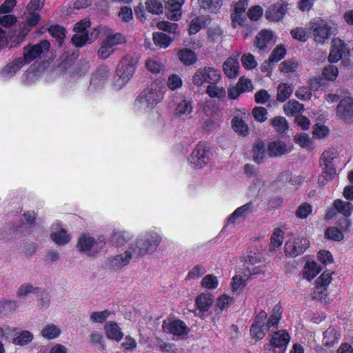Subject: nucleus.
<instances>
[{
	"instance_id": "1",
	"label": "nucleus",
	"mask_w": 353,
	"mask_h": 353,
	"mask_svg": "<svg viewBox=\"0 0 353 353\" xmlns=\"http://www.w3.org/2000/svg\"><path fill=\"white\" fill-rule=\"evenodd\" d=\"M162 241L161 235L154 230L141 234L130 245L134 258L153 254Z\"/></svg>"
},
{
	"instance_id": "2",
	"label": "nucleus",
	"mask_w": 353,
	"mask_h": 353,
	"mask_svg": "<svg viewBox=\"0 0 353 353\" xmlns=\"http://www.w3.org/2000/svg\"><path fill=\"white\" fill-rule=\"evenodd\" d=\"M165 88L157 82L145 88L135 101L136 111L139 113L152 110L163 99Z\"/></svg>"
},
{
	"instance_id": "3",
	"label": "nucleus",
	"mask_w": 353,
	"mask_h": 353,
	"mask_svg": "<svg viewBox=\"0 0 353 353\" xmlns=\"http://www.w3.org/2000/svg\"><path fill=\"white\" fill-rule=\"evenodd\" d=\"M75 34L72 38V43L77 47H82L86 43L93 42L98 36L96 29L90 28V22L83 19L74 25Z\"/></svg>"
},
{
	"instance_id": "4",
	"label": "nucleus",
	"mask_w": 353,
	"mask_h": 353,
	"mask_svg": "<svg viewBox=\"0 0 353 353\" xmlns=\"http://www.w3.org/2000/svg\"><path fill=\"white\" fill-rule=\"evenodd\" d=\"M168 107L172 110L173 114L181 119H185L193 112V101L190 97L182 94H173Z\"/></svg>"
},
{
	"instance_id": "5",
	"label": "nucleus",
	"mask_w": 353,
	"mask_h": 353,
	"mask_svg": "<svg viewBox=\"0 0 353 353\" xmlns=\"http://www.w3.org/2000/svg\"><path fill=\"white\" fill-rule=\"evenodd\" d=\"M337 151L335 149L325 150L321 155L320 164L322 172L319 176V183L322 185L332 180L336 174V170L333 161L337 157Z\"/></svg>"
},
{
	"instance_id": "6",
	"label": "nucleus",
	"mask_w": 353,
	"mask_h": 353,
	"mask_svg": "<svg viewBox=\"0 0 353 353\" xmlns=\"http://www.w3.org/2000/svg\"><path fill=\"white\" fill-rule=\"evenodd\" d=\"M136 70V61L131 57H124L116 70L115 85L122 88L131 79Z\"/></svg>"
},
{
	"instance_id": "7",
	"label": "nucleus",
	"mask_w": 353,
	"mask_h": 353,
	"mask_svg": "<svg viewBox=\"0 0 353 353\" xmlns=\"http://www.w3.org/2000/svg\"><path fill=\"white\" fill-rule=\"evenodd\" d=\"M221 77L219 70L210 66H204L196 70L192 77V82L194 86L201 88L205 83L209 85L214 81H220Z\"/></svg>"
},
{
	"instance_id": "8",
	"label": "nucleus",
	"mask_w": 353,
	"mask_h": 353,
	"mask_svg": "<svg viewBox=\"0 0 353 353\" xmlns=\"http://www.w3.org/2000/svg\"><path fill=\"white\" fill-rule=\"evenodd\" d=\"M316 43H323L332 34V28L329 22L321 17L313 19L308 24Z\"/></svg>"
},
{
	"instance_id": "9",
	"label": "nucleus",
	"mask_w": 353,
	"mask_h": 353,
	"mask_svg": "<svg viewBox=\"0 0 353 353\" xmlns=\"http://www.w3.org/2000/svg\"><path fill=\"white\" fill-rule=\"evenodd\" d=\"M126 39L121 33L108 34L98 50L99 57L103 59L112 54L118 45L125 43Z\"/></svg>"
},
{
	"instance_id": "10",
	"label": "nucleus",
	"mask_w": 353,
	"mask_h": 353,
	"mask_svg": "<svg viewBox=\"0 0 353 353\" xmlns=\"http://www.w3.org/2000/svg\"><path fill=\"white\" fill-rule=\"evenodd\" d=\"M210 160V150L205 143H199L192 152L188 161L192 168L201 169L205 166Z\"/></svg>"
},
{
	"instance_id": "11",
	"label": "nucleus",
	"mask_w": 353,
	"mask_h": 353,
	"mask_svg": "<svg viewBox=\"0 0 353 353\" xmlns=\"http://www.w3.org/2000/svg\"><path fill=\"white\" fill-rule=\"evenodd\" d=\"M50 48V43L47 40H43L39 43L28 45L23 48V57H22L26 63L41 58L46 54Z\"/></svg>"
},
{
	"instance_id": "12",
	"label": "nucleus",
	"mask_w": 353,
	"mask_h": 353,
	"mask_svg": "<svg viewBox=\"0 0 353 353\" xmlns=\"http://www.w3.org/2000/svg\"><path fill=\"white\" fill-rule=\"evenodd\" d=\"M77 248L85 256L94 257L102 250L103 243L92 237L82 236L78 241Z\"/></svg>"
},
{
	"instance_id": "13",
	"label": "nucleus",
	"mask_w": 353,
	"mask_h": 353,
	"mask_svg": "<svg viewBox=\"0 0 353 353\" xmlns=\"http://www.w3.org/2000/svg\"><path fill=\"white\" fill-rule=\"evenodd\" d=\"M309 244V241L303 236H292L285 243V252L289 256L296 257L303 253Z\"/></svg>"
},
{
	"instance_id": "14",
	"label": "nucleus",
	"mask_w": 353,
	"mask_h": 353,
	"mask_svg": "<svg viewBox=\"0 0 353 353\" xmlns=\"http://www.w3.org/2000/svg\"><path fill=\"white\" fill-rule=\"evenodd\" d=\"M254 206L252 202H248L237 208L228 218L227 225L240 223L254 212Z\"/></svg>"
},
{
	"instance_id": "15",
	"label": "nucleus",
	"mask_w": 353,
	"mask_h": 353,
	"mask_svg": "<svg viewBox=\"0 0 353 353\" xmlns=\"http://www.w3.org/2000/svg\"><path fill=\"white\" fill-rule=\"evenodd\" d=\"M134 257L130 248L124 253L110 256L108 259L107 266L112 270H119L129 264Z\"/></svg>"
},
{
	"instance_id": "16",
	"label": "nucleus",
	"mask_w": 353,
	"mask_h": 353,
	"mask_svg": "<svg viewBox=\"0 0 353 353\" xmlns=\"http://www.w3.org/2000/svg\"><path fill=\"white\" fill-rule=\"evenodd\" d=\"M245 265L249 275L259 274L264 271V265H261V256L259 253L250 252L245 258Z\"/></svg>"
},
{
	"instance_id": "17",
	"label": "nucleus",
	"mask_w": 353,
	"mask_h": 353,
	"mask_svg": "<svg viewBox=\"0 0 353 353\" xmlns=\"http://www.w3.org/2000/svg\"><path fill=\"white\" fill-rule=\"evenodd\" d=\"M336 114L345 121H351L353 119V98L347 97L341 100L336 108Z\"/></svg>"
},
{
	"instance_id": "18",
	"label": "nucleus",
	"mask_w": 353,
	"mask_h": 353,
	"mask_svg": "<svg viewBox=\"0 0 353 353\" xmlns=\"http://www.w3.org/2000/svg\"><path fill=\"white\" fill-rule=\"evenodd\" d=\"M50 237L57 245H65L71 239L68 231L63 228L59 223H54L51 227Z\"/></svg>"
},
{
	"instance_id": "19",
	"label": "nucleus",
	"mask_w": 353,
	"mask_h": 353,
	"mask_svg": "<svg viewBox=\"0 0 353 353\" xmlns=\"http://www.w3.org/2000/svg\"><path fill=\"white\" fill-rule=\"evenodd\" d=\"M334 208L328 210L326 214V219H332L336 214V212L347 217L351 215L353 205L351 203L344 201L341 199H336L334 202Z\"/></svg>"
},
{
	"instance_id": "20",
	"label": "nucleus",
	"mask_w": 353,
	"mask_h": 353,
	"mask_svg": "<svg viewBox=\"0 0 353 353\" xmlns=\"http://www.w3.org/2000/svg\"><path fill=\"white\" fill-rule=\"evenodd\" d=\"M287 10L288 3L281 1L268 8L265 17L270 21H279L283 18Z\"/></svg>"
},
{
	"instance_id": "21",
	"label": "nucleus",
	"mask_w": 353,
	"mask_h": 353,
	"mask_svg": "<svg viewBox=\"0 0 353 353\" xmlns=\"http://www.w3.org/2000/svg\"><path fill=\"white\" fill-rule=\"evenodd\" d=\"M332 43V46L329 55V61L334 63L339 61L349 50L344 41L339 38H334Z\"/></svg>"
},
{
	"instance_id": "22",
	"label": "nucleus",
	"mask_w": 353,
	"mask_h": 353,
	"mask_svg": "<svg viewBox=\"0 0 353 353\" xmlns=\"http://www.w3.org/2000/svg\"><path fill=\"white\" fill-rule=\"evenodd\" d=\"M239 54L228 58L223 63V70L229 79H235L239 73Z\"/></svg>"
},
{
	"instance_id": "23",
	"label": "nucleus",
	"mask_w": 353,
	"mask_h": 353,
	"mask_svg": "<svg viewBox=\"0 0 353 353\" xmlns=\"http://www.w3.org/2000/svg\"><path fill=\"white\" fill-rule=\"evenodd\" d=\"M290 336L289 333L283 330L274 332L270 339V344L265 345V350L270 347H286L289 343Z\"/></svg>"
},
{
	"instance_id": "24",
	"label": "nucleus",
	"mask_w": 353,
	"mask_h": 353,
	"mask_svg": "<svg viewBox=\"0 0 353 353\" xmlns=\"http://www.w3.org/2000/svg\"><path fill=\"white\" fill-rule=\"evenodd\" d=\"M163 327L168 332L176 335L183 336L187 335L188 333V328L185 323L181 320H173L170 321L168 324L164 321Z\"/></svg>"
},
{
	"instance_id": "25",
	"label": "nucleus",
	"mask_w": 353,
	"mask_h": 353,
	"mask_svg": "<svg viewBox=\"0 0 353 353\" xmlns=\"http://www.w3.org/2000/svg\"><path fill=\"white\" fill-rule=\"evenodd\" d=\"M184 0H169L167 3V17L173 21H178L181 17V7Z\"/></svg>"
},
{
	"instance_id": "26",
	"label": "nucleus",
	"mask_w": 353,
	"mask_h": 353,
	"mask_svg": "<svg viewBox=\"0 0 353 353\" xmlns=\"http://www.w3.org/2000/svg\"><path fill=\"white\" fill-rule=\"evenodd\" d=\"M108 71L106 68L101 67L92 74L90 79V89L96 90L100 88L105 83L108 77Z\"/></svg>"
},
{
	"instance_id": "27",
	"label": "nucleus",
	"mask_w": 353,
	"mask_h": 353,
	"mask_svg": "<svg viewBox=\"0 0 353 353\" xmlns=\"http://www.w3.org/2000/svg\"><path fill=\"white\" fill-rule=\"evenodd\" d=\"M26 63L22 57L17 58L0 72V76L4 79L10 78L14 75Z\"/></svg>"
},
{
	"instance_id": "28",
	"label": "nucleus",
	"mask_w": 353,
	"mask_h": 353,
	"mask_svg": "<svg viewBox=\"0 0 353 353\" xmlns=\"http://www.w3.org/2000/svg\"><path fill=\"white\" fill-rule=\"evenodd\" d=\"M104 330L106 336L111 340L120 341L123 337V333L119 325L114 321L107 322L105 325Z\"/></svg>"
},
{
	"instance_id": "29",
	"label": "nucleus",
	"mask_w": 353,
	"mask_h": 353,
	"mask_svg": "<svg viewBox=\"0 0 353 353\" xmlns=\"http://www.w3.org/2000/svg\"><path fill=\"white\" fill-rule=\"evenodd\" d=\"M290 152L285 143L281 141H275L269 143L268 152L270 157H278Z\"/></svg>"
},
{
	"instance_id": "30",
	"label": "nucleus",
	"mask_w": 353,
	"mask_h": 353,
	"mask_svg": "<svg viewBox=\"0 0 353 353\" xmlns=\"http://www.w3.org/2000/svg\"><path fill=\"white\" fill-rule=\"evenodd\" d=\"M132 237V234L125 230H114L111 235V242L117 246L125 245Z\"/></svg>"
},
{
	"instance_id": "31",
	"label": "nucleus",
	"mask_w": 353,
	"mask_h": 353,
	"mask_svg": "<svg viewBox=\"0 0 353 353\" xmlns=\"http://www.w3.org/2000/svg\"><path fill=\"white\" fill-rule=\"evenodd\" d=\"M177 56L180 61L186 66L193 65L197 61L196 54L189 48L179 50Z\"/></svg>"
},
{
	"instance_id": "32",
	"label": "nucleus",
	"mask_w": 353,
	"mask_h": 353,
	"mask_svg": "<svg viewBox=\"0 0 353 353\" xmlns=\"http://www.w3.org/2000/svg\"><path fill=\"white\" fill-rule=\"evenodd\" d=\"M34 293L35 294H39L41 293L44 295L46 299H47L46 296V291L42 288L39 287H34L32 285L26 283L22 284L17 290V295L19 296H24L28 295L30 293ZM48 305V300H46L45 305Z\"/></svg>"
},
{
	"instance_id": "33",
	"label": "nucleus",
	"mask_w": 353,
	"mask_h": 353,
	"mask_svg": "<svg viewBox=\"0 0 353 353\" xmlns=\"http://www.w3.org/2000/svg\"><path fill=\"white\" fill-rule=\"evenodd\" d=\"M273 37V33L271 30H263L256 37L255 45L260 49H265L271 42Z\"/></svg>"
},
{
	"instance_id": "34",
	"label": "nucleus",
	"mask_w": 353,
	"mask_h": 353,
	"mask_svg": "<svg viewBox=\"0 0 353 353\" xmlns=\"http://www.w3.org/2000/svg\"><path fill=\"white\" fill-rule=\"evenodd\" d=\"M304 110L303 105L296 100H290L283 105V111L288 116H299Z\"/></svg>"
},
{
	"instance_id": "35",
	"label": "nucleus",
	"mask_w": 353,
	"mask_h": 353,
	"mask_svg": "<svg viewBox=\"0 0 353 353\" xmlns=\"http://www.w3.org/2000/svg\"><path fill=\"white\" fill-rule=\"evenodd\" d=\"M61 333L60 327L53 323H47L41 331V336L48 340L57 339Z\"/></svg>"
},
{
	"instance_id": "36",
	"label": "nucleus",
	"mask_w": 353,
	"mask_h": 353,
	"mask_svg": "<svg viewBox=\"0 0 353 353\" xmlns=\"http://www.w3.org/2000/svg\"><path fill=\"white\" fill-rule=\"evenodd\" d=\"M219 82L214 81L207 86L205 92L210 97L222 99L225 97L226 91L223 86L218 85Z\"/></svg>"
},
{
	"instance_id": "37",
	"label": "nucleus",
	"mask_w": 353,
	"mask_h": 353,
	"mask_svg": "<svg viewBox=\"0 0 353 353\" xmlns=\"http://www.w3.org/2000/svg\"><path fill=\"white\" fill-rule=\"evenodd\" d=\"M320 268L314 261H307L303 271V276L308 281L313 279L320 272Z\"/></svg>"
},
{
	"instance_id": "38",
	"label": "nucleus",
	"mask_w": 353,
	"mask_h": 353,
	"mask_svg": "<svg viewBox=\"0 0 353 353\" xmlns=\"http://www.w3.org/2000/svg\"><path fill=\"white\" fill-rule=\"evenodd\" d=\"M292 88L287 83H281L277 88L276 99L279 102L285 101L292 94Z\"/></svg>"
},
{
	"instance_id": "39",
	"label": "nucleus",
	"mask_w": 353,
	"mask_h": 353,
	"mask_svg": "<svg viewBox=\"0 0 353 353\" xmlns=\"http://www.w3.org/2000/svg\"><path fill=\"white\" fill-rule=\"evenodd\" d=\"M213 303L211 294H201L196 299V304L198 308L202 311H207Z\"/></svg>"
},
{
	"instance_id": "40",
	"label": "nucleus",
	"mask_w": 353,
	"mask_h": 353,
	"mask_svg": "<svg viewBox=\"0 0 353 353\" xmlns=\"http://www.w3.org/2000/svg\"><path fill=\"white\" fill-rule=\"evenodd\" d=\"M281 307L277 305H275L274 308L272 309V314L268 319L267 323L264 325L266 330H268L271 327H275L279 323V320L281 318Z\"/></svg>"
},
{
	"instance_id": "41",
	"label": "nucleus",
	"mask_w": 353,
	"mask_h": 353,
	"mask_svg": "<svg viewBox=\"0 0 353 353\" xmlns=\"http://www.w3.org/2000/svg\"><path fill=\"white\" fill-rule=\"evenodd\" d=\"M146 10L154 14H159L163 12L164 6L161 0H146Z\"/></svg>"
},
{
	"instance_id": "42",
	"label": "nucleus",
	"mask_w": 353,
	"mask_h": 353,
	"mask_svg": "<svg viewBox=\"0 0 353 353\" xmlns=\"http://www.w3.org/2000/svg\"><path fill=\"white\" fill-rule=\"evenodd\" d=\"M145 66L150 72L157 74L163 68V63L161 59L152 57L146 61Z\"/></svg>"
},
{
	"instance_id": "43",
	"label": "nucleus",
	"mask_w": 353,
	"mask_h": 353,
	"mask_svg": "<svg viewBox=\"0 0 353 353\" xmlns=\"http://www.w3.org/2000/svg\"><path fill=\"white\" fill-rule=\"evenodd\" d=\"M33 339V334L29 331L20 332L16 337L12 339V343L15 345H25L30 343Z\"/></svg>"
},
{
	"instance_id": "44",
	"label": "nucleus",
	"mask_w": 353,
	"mask_h": 353,
	"mask_svg": "<svg viewBox=\"0 0 353 353\" xmlns=\"http://www.w3.org/2000/svg\"><path fill=\"white\" fill-rule=\"evenodd\" d=\"M199 3L204 10L216 12L222 6L221 0H199Z\"/></svg>"
},
{
	"instance_id": "45",
	"label": "nucleus",
	"mask_w": 353,
	"mask_h": 353,
	"mask_svg": "<svg viewBox=\"0 0 353 353\" xmlns=\"http://www.w3.org/2000/svg\"><path fill=\"white\" fill-rule=\"evenodd\" d=\"M339 337V334L334 328L329 327L323 332V341L326 346H330L335 341H338Z\"/></svg>"
},
{
	"instance_id": "46",
	"label": "nucleus",
	"mask_w": 353,
	"mask_h": 353,
	"mask_svg": "<svg viewBox=\"0 0 353 353\" xmlns=\"http://www.w3.org/2000/svg\"><path fill=\"white\" fill-rule=\"evenodd\" d=\"M265 330H267L264 325H261V321L256 320L250 327V333L253 338L258 340L262 339L265 336Z\"/></svg>"
},
{
	"instance_id": "47",
	"label": "nucleus",
	"mask_w": 353,
	"mask_h": 353,
	"mask_svg": "<svg viewBox=\"0 0 353 353\" xmlns=\"http://www.w3.org/2000/svg\"><path fill=\"white\" fill-rule=\"evenodd\" d=\"M153 40L157 46L163 48L168 47L172 42V39L162 32H154L153 34Z\"/></svg>"
},
{
	"instance_id": "48",
	"label": "nucleus",
	"mask_w": 353,
	"mask_h": 353,
	"mask_svg": "<svg viewBox=\"0 0 353 353\" xmlns=\"http://www.w3.org/2000/svg\"><path fill=\"white\" fill-rule=\"evenodd\" d=\"M232 128L234 130L243 136H246L248 134V126L240 118L235 117L232 121Z\"/></svg>"
},
{
	"instance_id": "49",
	"label": "nucleus",
	"mask_w": 353,
	"mask_h": 353,
	"mask_svg": "<svg viewBox=\"0 0 353 353\" xmlns=\"http://www.w3.org/2000/svg\"><path fill=\"white\" fill-rule=\"evenodd\" d=\"M18 307L17 301H3L0 302V313L7 315L16 311Z\"/></svg>"
},
{
	"instance_id": "50",
	"label": "nucleus",
	"mask_w": 353,
	"mask_h": 353,
	"mask_svg": "<svg viewBox=\"0 0 353 353\" xmlns=\"http://www.w3.org/2000/svg\"><path fill=\"white\" fill-rule=\"evenodd\" d=\"M252 151L254 160L257 163L261 162L265 156L264 143L261 141L256 142L253 145Z\"/></svg>"
},
{
	"instance_id": "51",
	"label": "nucleus",
	"mask_w": 353,
	"mask_h": 353,
	"mask_svg": "<svg viewBox=\"0 0 353 353\" xmlns=\"http://www.w3.org/2000/svg\"><path fill=\"white\" fill-rule=\"evenodd\" d=\"M271 124L279 133L285 132L288 129V122L283 117H276L271 120Z\"/></svg>"
},
{
	"instance_id": "52",
	"label": "nucleus",
	"mask_w": 353,
	"mask_h": 353,
	"mask_svg": "<svg viewBox=\"0 0 353 353\" xmlns=\"http://www.w3.org/2000/svg\"><path fill=\"white\" fill-rule=\"evenodd\" d=\"M110 315V311L104 310L100 312H93L90 315V320L94 323H103Z\"/></svg>"
},
{
	"instance_id": "53",
	"label": "nucleus",
	"mask_w": 353,
	"mask_h": 353,
	"mask_svg": "<svg viewBox=\"0 0 353 353\" xmlns=\"http://www.w3.org/2000/svg\"><path fill=\"white\" fill-rule=\"evenodd\" d=\"M218 285V278L213 274L205 275L201 281V286L208 290L216 289Z\"/></svg>"
},
{
	"instance_id": "54",
	"label": "nucleus",
	"mask_w": 353,
	"mask_h": 353,
	"mask_svg": "<svg viewBox=\"0 0 353 353\" xmlns=\"http://www.w3.org/2000/svg\"><path fill=\"white\" fill-rule=\"evenodd\" d=\"M48 31L50 34L54 38H56L59 42V45H61L63 39L65 38V29L58 25L52 26L49 29Z\"/></svg>"
},
{
	"instance_id": "55",
	"label": "nucleus",
	"mask_w": 353,
	"mask_h": 353,
	"mask_svg": "<svg viewBox=\"0 0 353 353\" xmlns=\"http://www.w3.org/2000/svg\"><path fill=\"white\" fill-rule=\"evenodd\" d=\"M183 81L181 78L176 74L170 75L167 80V86L171 90H175L182 87Z\"/></svg>"
},
{
	"instance_id": "56",
	"label": "nucleus",
	"mask_w": 353,
	"mask_h": 353,
	"mask_svg": "<svg viewBox=\"0 0 353 353\" xmlns=\"http://www.w3.org/2000/svg\"><path fill=\"white\" fill-rule=\"evenodd\" d=\"M283 241V232L279 228H276L271 237V248L276 249L279 248Z\"/></svg>"
},
{
	"instance_id": "57",
	"label": "nucleus",
	"mask_w": 353,
	"mask_h": 353,
	"mask_svg": "<svg viewBox=\"0 0 353 353\" xmlns=\"http://www.w3.org/2000/svg\"><path fill=\"white\" fill-rule=\"evenodd\" d=\"M206 268L201 265L194 266L188 273L185 280H194L202 276L206 272Z\"/></svg>"
},
{
	"instance_id": "58",
	"label": "nucleus",
	"mask_w": 353,
	"mask_h": 353,
	"mask_svg": "<svg viewBox=\"0 0 353 353\" xmlns=\"http://www.w3.org/2000/svg\"><path fill=\"white\" fill-rule=\"evenodd\" d=\"M32 26L28 24L26 21L21 23L19 25V30L17 32L16 41L17 43H21L26 35L29 33L32 29Z\"/></svg>"
},
{
	"instance_id": "59",
	"label": "nucleus",
	"mask_w": 353,
	"mask_h": 353,
	"mask_svg": "<svg viewBox=\"0 0 353 353\" xmlns=\"http://www.w3.org/2000/svg\"><path fill=\"white\" fill-rule=\"evenodd\" d=\"M312 212V205L307 203H303L298 207L296 211V216L301 219H306Z\"/></svg>"
},
{
	"instance_id": "60",
	"label": "nucleus",
	"mask_w": 353,
	"mask_h": 353,
	"mask_svg": "<svg viewBox=\"0 0 353 353\" xmlns=\"http://www.w3.org/2000/svg\"><path fill=\"white\" fill-rule=\"evenodd\" d=\"M157 27L158 29L169 33H177L178 25L176 23L162 21L157 23Z\"/></svg>"
},
{
	"instance_id": "61",
	"label": "nucleus",
	"mask_w": 353,
	"mask_h": 353,
	"mask_svg": "<svg viewBox=\"0 0 353 353\" xmlns=\"http://www.w3.org/2000/svg\"><path fill=\"white\" fill-rule=\"evenodd\" d=\"M90 343L99 350H103L105 348L103 337L100 332H96L90 335Z\"/></svg>"
},
{
	"instance_id": "62",
	"label": "nucleus",
	"mask_w": 353,
	"mask_h": 353,
	"mask_svg": "<svg viewBox=\"0 0 353 353\" xmlns=\"http://www.w3.org/2000/svg\"><path fill=\"white\" fill-rule=\"evenodd\" d=\"M285 53V48L282 46H279L271 53L269 61L270 63L278 62L284 57Z\"/></svg>"
},
{
	"instance_id": "63",
	"label": "nucleus",
	"mask_w": 353,
	"mask_h": 353,
	"mask_svg": "<svg viewBox=\"0 0 353 353\" xmlns=\"http://www.w3.org/2000/svg\"><path fill=\"white\" fill-rule=\"evenodd\" d=\"M297 68L298 62L292 60L284 61L279 65V69L281 72L285 73L295 72Z\"/></svg>"
},
{
	"instance_id": "64",
	"label": "nucleus",
	"mask_w": 353,
	"mask_h": 353,
	"mask_svg": "<svg viewBox=\"0 0 353 353\" xmlns=\"http://www.w3.org/2000/svg\"><path fill=\"white\" fill-rule=\"evenodd\" d=\"M241 63L243 66L247 70L254 69L257 65V62L256 61L254 57L250 53L242 56Z\"/></svg>"
}]
</instances>
